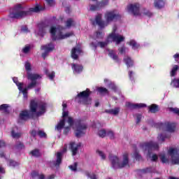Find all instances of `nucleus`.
I'll list each match as a JSON object with an SVG mask.
<instances>
[{
  "instance_id": "nucleus-14",
  "label": "nucleus",
  "mask_w": 179,
  "mask_h": 179,
  "mask_svg": "<svg viewBox=\"0 0 179 179\" xmlns=\"http://www.w3.org/2000/svg\"><path fill=\"white\" fill-rule=\"evenodd\" d=\"M38 34L41 37H44L45 33H47V29H48V24L45 22H41L38 24Z\"/></svg>"
},
{
  "instance_id": "nucleus-7",
  "label": "nucleus",
  "mask_w": 179,
  "mask_h": 179,
  "mask_svg": "<svg viewBox=\"0 0 179 179\" xmlns=\"http://www.w3.org/2000/svg\"><path fill=\"white\" fill-rule=\"evenodd\" d=\"M76 138H82L83 135L86 134V129H87V124L83 120L79 119L76 122Z\"/></svg>"
},
{
  "instance_id": "nucleus-13",
  "label": "nucleus",
  "mask_w": 179,
  "mask_h": 179,
  "mask_svg": "<svg viewBox=\"0 0 179 179\" xmlns=\"http://www.w3.org/2000/svg\"><path fill=\"white\" fill-rule=\"evenodd\" d=\"M82 146V143H79L76 144V143L71 141L69 144V149L72 152V156H76L78 155V152H79V148Z\"/></svg>"
},
{
  "instance_id": "nucleus-51",
  "label": "nucleus",
  "mask_w": 179,
  "mask_h": 179,
  "mask_svg": "<svg viewBox=\"0 0 179 179\" xmlns=\"http://www.w3.org/2000/svg\"><path fill=\"white\" fill-rule=\"evenodd\" d=\"M30 49H31L30 46L27 45L22 49V52H24V54H27V53L30 52Z\"/></svg>"
},
{
  "instance_id": "nucleus-36",
  "label": "nucleus",
  "mask_w": 179,
  "mask_h": 179,
  "mask_svg": "<svg viewBox=\"0 0 179 179\" xmlns=\"http://www.w3.org/2000/svg\"><path fill=\"white\" fill-rule=\"evenodd\" d=\"M45 74L50 79V80H53L54 78H55V72L52 71L51 73H48V70L45 71Z\"/></svg>"
},
{
  "instance_id": "nucleus-38",
  "label": "nucleus",
  "mask_w": 179,
  "mask_h": 179,
  "mask_svg": "<svg viewBox=\"0 0 179 179\" xmlns=\"http://www.w3.org/2000/svg\"><path fill=\"white\" fill-rule=\"evenodd\" d=\"M15 149L18 150H22V149H24V144L23 143L19 141L17 145H15Z\"/></svg>"
},
{
  "instance_id": "nucleus-45",
  "label": "nucleus",
  "mask_w": 179,
  "mask_h": 179,
  "mask_svg": "<svg viewBox=\"0 0 179 179\" xmlns=\"http://www.w3.org/2000/svg\"><path fill=\"white\" fill-rule=\"evenodd\" d=\"M108 44V39L106 42H101V41L98 42V45H99L101 48H104V47H106V45H107Z\"/></svg>"
},
{
  "instance_id": "nucleus-35",
  "label": "nucleus",
  "mask_w": 179,
  "mask_h": 179,
  "mask_svg": "<svg viewBox=\"0 0 179 179\" xmlns=\"http://www.w3.org/2000/svg\"><path fill=\"white\" fill-rule=\"evenodd\" d=\"M11 136L14 139H19L22 136V133H16L15 130L11 131Z\"/></svg>"
},
{
  "instance_id": "nucleus-47",
  "label": "nucleus",
  "mask_w": 179,
  "mask_h": 179,
  "mask_svg": "<svg viewBox=\"0 0 179 179\" xmlns=\"http://www.w3.org/2000/svg\"><path fill=\"white\" fill-rule=\"evenodd\" d=\"M160 160L162 162V163H169V159H167V157H166V155H163L160 157Z\"/></svg>"
},
{
  "instance_id": "nucleus-29",
  "label": "nucleus",
  "mask_w": 179,
  "mask_h": 179,
  "mask_svg": "<svg viewBox=\"0 0 179 179\" xmlns=\"http://www.w3.org/2000/svg\"><path fill=\"white\" fill-rule=\"evenodd\" d=\"M129 45H131L133 50H138L141 47L139 43H137L135 40H131L129 43Z\"/></svg>"
},
{
  "instance_id": "nucleus-9",
  "label": "nucleus",
  "mask_w": 179,
  "mask_h": 179,
  "mask_svg": "<svg viewBox=\"0 0 179 179\" xmlns=\"http://www.w3.org/2000/svg\"><path fill=\"white\" fill-rule=\"evenodd\" d=\"M116 30L117 27H113V33L109 34V36H108V40H110V38H111L112 41L116 43V44H120L121 43H122V41H125V37L120 34H116Z\"/></svg>"
},
{
  "instance_id": "nucleus-52",
  "label": "nucleus",
  "mask_w": 179,
  "mask_h": 179,
  "mask_svg": "<svg viewBox=\"0 0 179 179\" xmlns=\"http://www.w3.org/2000/svg\"><path fill=\"white\" fill-rule=\"evenodd\" d=\"M97 153L99 155V156L103 159V160H105L106 159V154L103 152V151L98 150Z\"/></svg>"
},
{
  "instance_id": "nucleus-60",
  "label": "nucleus",
  "mask_w": 179,
  "mask_h": 179,
  "mask_svg": "<svg viewBox=\"0 0 179 179\" xmlns=\"http://www.w3.org/2000/svg\"><path fill=\"white\" fill-rule=\"evenodd\" d=\"M142 120V115H136V124H139Z\"/></svg>"
},
{
  "instance_id": "nucleus-44",
  "label": "nucleus",
  "mask_w": 179,
  "mask_h": 179,
  "mask_svg": "<svg viewBox=\"0 0 179 179\" xmlns=\"http://www.w3.org/2000/svg\"><path fill=\"white\" fill-rule=\"evenodd\" d=\"M177 71H178V66L175 65L171 71V76H176V72H177Z\"/></svg>"
},
{
  "instance_id": "nucleus-34",
  "label": "nucleus",
  "mask_w": 179,
  "mask_h": 179,
  "mask_svg": "<svg viewBox=\"0 0 179 179\" xmlns=\"http://www.w3.org/2000/svg\"><path fill=\"white\" fill-rule=\"evenodd\" d=\"M171 85H172L173 87L179 88V78H173L171 82Z\"/></svg>"
},
{
  "instance_id": "nucleus-32",
  "label": "nucleus",
  "mask_w": 179,
  "mask_h": 179,
  "mask_svg": "<svg viewBox=\"0 0 179 179\" xmlns=\"http://www.w3.org/2000/svg\"><path fill=\"white\" fill-rule=\"evenodd\" d=\"M108 55L110 58H113L114 61L118 62V55H117V54H115V52H114L113 50H110L108 53Z\"/></svg>"
},
{
  "instance_id": "nucleus-50",
  "label": "nucleus",
  "mask_w": 179,
  "mask_h": 179,
  "mask_svg": "<svg viewBox=\"0 0 179 179\" xmlns=\"http://www.w3.org/2000/svg\"><path fill=\"white\" fill-rule=\"evenodd\" d=\"M106 135L109 136L110 139H114V132L113 131H108Z\"/></svg>"
},
{
  "instance_id": "nucleus-31",
  "label": "nucleus",
  "mask_w": 179,
  "mask_h": 179,
  "mask_svg": "<svg viewBox=\"0 0 179 179\" xmlns=\"http://www.w3.org/2000/svg\"><path fill=\"white\" fill-rule=\"evenodd\" d=\"M108 114H113V115H118L120 113V108H115L114 109H110L106 110Z\"/></svg>"
},
{
  "instance_id": "nucleus-10",
  "label": "nucleus",
  "mask_w": 179,
  "mask_h": 179,
  "mask_svg": "<svg viewBox=\"0 0 179 179\" xmlns=\"http://www.w3.org/2000/svg\"><path fill=\"white\" fill-rule=\"evenodd\" d=\"M168 153L171 156V164L173 165L179 164V153L177 149L170 148Z\"/></svg>"
},
{
  "instance_id": "nucleus-57",
  "label": "nucleus",
  "mask_w": 179,
  "mask_h": 179,
  "mask_svg": "<svg viewBox=\"0 0 179 179\" xmlns=\"http://www.w3.org/2000/svg\"><path fill=\"white\" fill-rule=\"evenodd\" d=\"M31 177L33 178H36V177H38L40 176V174L38 173V172L36 171H34L32 173H31Z\"/></svg>"
},
{
  "instance_id": "nucleus-48",
  "label": "nucleus",
  "mask_w": 179,
  "mask_h": 179,
  "mask_svg": "<svg viewBox=\"0 0 179 179\" xmlns=\"http://www.w3.org/2000/svg\"><path fill=\"white\" fill-rule=\"evenodd\" d=\"M25 69L28 72H30V71H31V64H30V63L29 62H27L25 63Z\"/></svg>"
},
{
  "instance_id": "nucleus-27",
  "label": "nucleus",
  "mask_w": 179,
  "mask_h": 179,
  "mask_svg": "<svg viewBox=\"0 0 179 179\" xmlns=\"http://www.w3.org/2000/svg\"><path fill=\"white\" fill-rule=\"evenodd\" d=\"M142 13L144 16H147V17H152L154 13L150 11V10L147 9L146 8H143L142 10Z\"/></svg>"
},
{
  "instance_id": "nucleus-54",
  "label": "nucleus",
  "mask_w": 179,
  "mask_h": 179,
  "mask_svg": "<svg viewBox=\"0 0 179 179\" xmlns=\"http://www.w3.org/2000/svg\"><path fill=\"white\" fill-rule=\"evenodd\" d=\"M67 122L70 127H72V125H73V118H72V117H69Z\"/></svg>"
},
{
  "instance_id": "nucleus-28",
  "label": "nucleus",
  "mask_w": 179,
  "mask_h": 179,
  "mask_svg": "<svg viewBox=\"0 0 179 179\" xmlns=\"http://www.w3.org/2000/svg\"><path fill=\"white\" fill-rule=\"evenodd\" d=\"M29 155H31L34 157H41V152H40V150L38 149H34L32 150Z\"/></svg>"
},
{
  "instance_id": "nucleus-26",
  "label": "nucleus",
  "mask_w": 179,
  "mask_h": 179,
  "mask_svg": "<svg viewBox=\"0 0 179 179\" xmlns=\"http://www.w3.org/2000/svg\"><path fill=\"white\" fill-rule=\"evenodd\" d=\"M64 127H65V119H62L56 126L57 131H62Z\"/></svg>"
},
{
  "instance_id": "nucleus-43",
  "label": "nucleus",
  "mask_w": 179,
  "mask_h": 179,
  "mask_svg": "<svg viewBox=\"0 0 179 179\" xmlns=\"http://www.w3.org/2000/svg\"><path fill=\"white\" fill-rule=\"evenodd\" d=\"M38 136L40 138H47V134L43 130L38 131Z\"/></svg>"
},
{
  "instance_id": "nucleus-37",
  "label": "nucleus",
  "mask_w": 179,
  "mask_h": 179,
  "mask_svg": "<svg viewBox=\"0 0 179 179\" xmlns=\"http://www.w3.org/2000/svg\"><path fill=\"white\" fill-rule=\"evenodd\" d=\"M66 27H71V26H75V22L73 20H72V18H69L66 22Z\"/></svg>"
},
{
  "instance_id": "nucleus-42",
  "label": "nucleus",
  "mask_w": 179,
  "mask_h": 179,
  "mask_svg": "<svg viewBox=\"0 0 179 179\" xmlns=\"http://www.w3.org/2000/svg\"><path fill=\"white\" fill-rule=\"evenodd\" d=\"M69 169L72 171H76L78 170V162H74L73 165L69 166Z\"/></svg>"
},
{
  "instance_id": "nucleus-15",
  "label": "nucleus",
  "mask_w": 179,
  "mask_h": 179,
  "mask_svg": "<svg viewBox=\"0 0 179 179\" xmlns=\"http://www.w3.org/2000/svg\"><path fill=\"white\" fill-rule=\"evenodd\" d=\"M125 106L126 107H127V108H129L130 110H136L138 108H145V107H146V104L145 103H132L130 102H127Z\"/></svg>"
},
{
  "instance_id": "nucleus-46",
  "label": "nucleus",
  "mask_w": 179,
  "mask_h": 179,
  "mask_svg": "<svg viewBox=\"0 0 179 179\" xmlns=\"http://www.w3.org/2000/svg\"><path fill=\"white\" fill-rule=\"evenodd\" d=\"M73 34V33H67L64 35H62V33L60 32V38H62V39L66 38L68 37H71V36H72Z\"/></svg>"
},
{
  "instance_id": "nucleus-49",
  "label": "nucleus",
  "mask_w": 179,
  "mask_h": 179,
  "mask_svg": "<svg viewBox=\"0 0 179 179\" xmlns=\"http://www.w3.org/2000/svg\"><path fill=\"white\" fill-rule=\"evenodd\" d=\"M17 164H18L17 162H16L13 159L9 160V166H10L11 167H16V166H17Z\"/></svg>"
},
{
  "instance_id": "nucleus-23",
  "label": "nucleus",
  "mask_w": 179,
  "mask_h": 179,
  "mask_svg": "<svg viewBox=\"0 0 179 179\" xmlns=\"http://www.w3.org/2000/svg\"><path fill=\"white\" fill-rule=\"evenodd\" d=\"M50 33L51 34L52 41H56V40H58V38L57 37V27H51Z\"/></svg>"
},
{
  "instance_id": "nucleus-4",
  "label": "nucleus",
  "mask_w": 179,
  "mask_h": 179,
  "mask_svg": "<svg viewBox=\"0 0 179 179\" xmlns=\"http://www.w3.org/2000/svg\"><path fill=\"white\" fill-rule=\"evenodd\" d=\"M27 78L28 80H31V83L26 88L23 89V83H16V86H17L20 92H22L24 97H27V90L33 89L37 86V80L38 79H41V76H40V74L27 72Z\"/></svg>"
},
{
  "instance_id": "nucleus-62",
  "label": "nucleus",
  "mask_w": 179,
  "mask_h": 179,
  "mask_svg": "<svg viewBox=\"0 0 179 179\" xmlns=\"http://www.w3.org/2000/svg\"><path fill=\"white\" fill-rule=\"evenodd\" d=\"M46 3L48 5V6H54L55 5V1H47Z\"/></svg>"
},
{
  "instance_id": "nucleus-17",
  "label": "nucleus",
  "mask_w": 179,
  "mask_h": 179,
  "mask_svg": "<svg viewBox=\"0 0 179 179\" xmlns=\"http://www.w3.org/2000/svg\"><path fill=\"white\" fill-rule=\"evenodd\" d=\"M82 52H83V51L80 48H73L71 57L73 59H78L79 54H82Z\"/></svg>"
},
{
  "instance_id": "nucleus-3",
  "label": "nucleus",
  "mask_w": 179,
  "mask_h": 179,
  "mask_svg": "<svg viewBox=\"0 0 179 179\" xmlns=\"http://www.w3.org/2000/svg\"><path fill=\"white\" fill-rule=\"evenodd\" d=\"M121 14L117 11V10H112L107 11L104 15V19L106 21H103L102 19L101 14H99L95 17V22L96 24L100 27V29H104L107 27L110 23L113 22H118L121 20Z\"/></svg>"
},
{
  "instance_id": "nucleus-25",
  "label": "nucleus",
  "mask_w": 179,
  "mask_h": 179,
  "mask_svg": "<svg viewBox=\"0 0 179 179\" xmlns=\"http://www.w3.org/2000/svg\"><path fill=\"white\" fill-rule=\"evenodd\" d=\"M164 1H156L154 3V6L156 9H162V8H164Z\"/></svg>"
},
{
  "instance_id": "nucleus-20",
  "label": "nucleus",
  "mask_w": 179,
  "mask_h": 179,
  "mask_svg": "<svg viewBox=\"0 0 179 179\" xmlns=\"http://www.w3.org/2000/svg\"><path fill=\"white\" fill-rule=\"evenodd\" d=\"M56 158L57 159L54 162L53 164L55 167H59L62 163V152H57Z\"/></svg>"
},
{
  "instance_id": "nucleus-19",
  "label": "nucleus",
  "mask_w": 179,
  "mask_h": 179,
  "mask_svg": "<svg viewBox=\"0 0 179 179\" xmlns=\"http://www.w3.org/2000/svg\"><path fill=\"white\" fill-rule=\"evenodd\" d=\"M71 69L75 73H80L83 71V66L75 63L71 64Z\"/></svg>"
},
{
  "instance_id": "nucleus-63",
  "label": "nucleus",
  "mask_w": 179,
  "mask_h": 179,
  "mask_svg": "<svg viewBox=\"0 0 179 179\" xmlns=\"http://www.w3.org/2000/svg\"><path fill=\"white\" fill-rule=\"evenodd\" d=\"M31 136H33L34 138H36V136H37L38 135V132L36 131V130H32L31 132H30Z\"/></svg>"
},
{
  "instance_id": "nucleus-16",
  "label": "nucleus",
  "mask_w": 179,
  "mask_h": 179,
  "mask_svg": "<svg viewBox=\"0 0 179 179\" xmlns=\"http://www.w3.org/2000/svg\"><path fill=\"white\" fill-rule=\"evenodd\" d=\"M107 3L105 1H96L95 5H91L90 7V10L94 12L96 10H100V8H104Z\"/></svg>"
},
{
  "instance_id": "nucleus-12",
  "label": "nucleus",
  "mask_w": 179,
  "mask_h": 179,
  "mask_svg": "<svg viewBox=\"0 0 179 179\" xmlns=\"http://www.w3.org/2000/svg\"><path fill=\"white\" fill-rule=\"evenodd\" d=\"M41 50H45V52L42 53V57L43 59H45V57H47V55H48V52L54 51V50H55V46H54V44H52V43H50L48 45H42Z\"/></svg>"
},
{
  "instance_id": "nucleus-58",
  "label": "nucleus",
  "mask_w": 179,
  "mask_h": 179,
  "mask_svg": "<svg viewBox=\"0 0 179 179\" xmlns=\"http://www.w3.org/2000/svg\"><path fill=\"white\" fill-rule=\"evenodd\" d=\"M104 36L103 35V32L97 31L96 32V38H103Z\"/></svg>"
},
{
  "instance_id": "nucleus-21",
  "label": "nucleus",
  "mask_w": 179,
  "mask_h": 179,
  "mask_svg": "<svg viewBox=\"0 0 179 179\" xmlns=\"http://www.w3.org/2000/svg\"><path fill=\"white\" fill-rule=\"evenodd\" d=\"M136 171L138 176H141V174H148V173H153V167L150 166L143 169H138Z\"/></svg>"
},
{
  "instance_id": "nucleus-33",
  "label": "nucleus",
  "mask_w": 179,
  "mask_h": 179,
  "mask_svg": "<svg viewBox=\"0 0 179 179\" xmlns=\"http://www.w3.org/2000/svg\"><path fill=\"white\" fill-rule=\"evenodd\" d=\"M134 156L137 162H142V160H143V158H142V155H140L138 151L134 152Z\"/></svg>"
},
{
  "instance_id": "nucleus-5",
  "label": "nucleus",
  "mask_w": 179,
  "mask_h": 179,
  "mask_svg": "<svg viewBox=\"0 0 179 179\" xmlns=\"http://www.w3.org/2000/svg\"><path fill=\"white\" fill-rule=\"evenodd\" d=\"M122 162H120V158L113 154L109 155V160L111 163L113 169L117 170V169H124L129 164V154L128 152H124L122 155Z\"/></svg>"
},
{
  "instance_id": "nucleus-22",
  "label": "nucleus",
  "mask_w": 179,
  "mask_h": 179,
  "mask_svg": "<svg viewBox=\"0 0 179 179\" xmlns=\"http://www.w3.org/2000/svg\"><path fill=\"white\" fill-rule=\"evenodd\" d=\"M123 61L124 64L127 65V68H131L134 66V60H132V59L130 57L127 56L123 59Z\"/></svg>"
},
{
  "instance_id": "nucleus-41",
  "label": "nucleus",
  "mask_w": 179,
  "mask_h": 179,
  "mask_svg": "<svg viewBox=\"0 0 179 179\" xmlns=\"http://www.w3.org/2000/svg\"><path fill=\"white\" fill-rule=\"evenodd\" d=\"M158 141H162V142H164L165 139L169 138L166 134H161L158 136Z\"/></svg>"
},
{
  "instance_id": "nucleus-2",
  "label": "nucleus",
  "mask_w": 179,
  "mask_h": 179,
  "mask_svg": "<svg viewBox=\"0 0 179 179\" xmlns=\"http://www.w3.org/2000/svg\"><path fill=\"white\" fill-rule=\"evenodd\" d=\"M43 10H45V7L40 4H36L34 7L29 8L28 10H24V6L17 3L10 10L8 16L10 19L19 20L23 19L26 16H30L32 13H40Z\"/></svg>"
},
{
  "instance_id": "nucleus-11",
  "label": "nucleus",
  "mask_w": 179,
  "mask_h": 179,
  "mask_svg": "<svg viewBox=\"0 0 179 179\" xmlns=\"http://www.w3.org/2000/svg\"><path fill=\"white\" fill-rule=\"evenodd\" d=\"M140 148L143 149V150H148L149 152L152 150V149H159V144L152 141L142 143L140 144Z\"/></svg>"
},
{
  "instance_id": "nucleus-18",
  "label": "nucleus",
  "mask_w": 179,
  "mask_h": 179,
  "mask_svg": "<svg viewBox=\"0 0 179 179\" xmlns=\"http://www.w3.org/2000/svg\"><path fill=\"white\" fill-rule=\"evenodd\" d=\"M161 126L164 125L168 132H174L176 131V123H171L169 122H165L164 124L161 123Z\"/></svg>"
},
{
  "instance_id": "nucleus-53",
  "label": "nucleus",
  "mask_w": 179,
  "mask_h": 179,
  "mask_svg": "<svg viewBox=\"0 0 179 179\" xmlns=\"http://www.w3.org/2000/svg\"><path fill=\"white\" fill-rule=\"evenodd\" d=\"M171 111H172V113H174V114H176L177 115H179V108H171Z\"/></svg>"
},
{
  "instance_id": "nucleus-1",
  "label": "nucleus",
  "mask_w": 179,
  "mask_h": 179,
  "mask_svg": "<svg viewBox=\"0 0 179 179\" xmlns=\"http://www.w3.org/2000/svg\"><path fill=\"white\" fill-rule=\"evenodd\" d=\"M29 108V110L20 111L18 122L27 121V120H34L41 117V115H44L47 111V103H38L35 99H32L30 101Z\"/></svg>"
},
{
  "instance_id": "nucleus-8",
  "label": "nucleus",
  "mask_w": 179,
  "mask_h": 179,
  "mask_svg": "<svg viewBox=\"0 0 179 179\" xmlns=\"http://www.w3.org/2000/svg\"><path fill=\"white\" fill-rule=\"evenodd\" d=\"M141 3H134L127 5V10L133 16H142V13H141Z\"/></svg>"
},
{
  "instance_id": "nucleus-24",
  "label": "nucleus",
  "mask_w": 179,
  "mask_h": 179,
  "mask_svg": "<svg viewBox=\"0 0 179 179\" xmlns=\"http://www.w3.org/2000/svg\"><path fill=\"white\" fill-rule=\"evenodd\" d=\"M148 110L150 113L155 114L159 112V106L156 104H152L151 106H148Z\"/></svg>"
},
{
  "instance_id": "nucleus-55",
  "label": "nucleus",
  "mask_w": 179,
  "mask_h": 179,
  "mask_svg": "<svg viewBox=\"0 0 179 179\" xmlns=\"http://www.w3.org/2000/svg\"><path fill=\"white\" fill-rule=\"evenodd\" d=\"M62 118L63 119H65L66 118V117H68V115H69V111H66L65 110H62Z\"/></svg>"
},
{
  "instance_id": "nucleus-64",
  "label": "nucleus",
  "mask_w": 179,
  "mask_h": 179,
  "mask_svg": "<svg viewBox=\"0 0 179 179\" xmlns=\"http://www.w3.org/2000/svg\"><path fill=\"white\" fill-rule=\"evenodd\" d=\"M69 131H71V127H65L64 130V135H66L68 134V132H69Z\"/></svg>"
},
{
  "instance_id": "nucleus-61",
  "label": "nucleus",
  "mask_w": 179,
  "mask_h": 179,
  "mask_svg": "<svg viewBox=\"0 0 179 179\" xmlns=\"http://www.w3.org/2000/svg\"><path fill=\"white\" fill-rule=\"evenodd\" d=\"M159 159V157H157V155L154 154L152 157V162H157V160Z\"/></svg>"
},
{
  "instance_id": "nucleus-40",
  "label": "nucleus",
  "mask_w": 179,
  "mask_h": 179,
  "mask_svg": "<svg viewBox=\"0 0 179 179\" xmlns=\"http://www.w3.org/2000/svg\"><path fill=\"white\" fill-rule=\"evenodd\" d=\"M8 108H9V105L8 104H2L0 106V110L5 111V113H8Z\"/></svg>"
},
{
  "instance_id": "nucleus-59",
  "label": "nucleus",
  "mask_w": 179,
  "mask_h": 179,
  "mask_svg": "<svg viewBox=\"0 0 179 179\" xmlns=\"http://www.w3.org/2000/svg\"><path fill=\"white\" fill-rule=\"evenodd\" d=\"M90 47H91L93 50H94V51H96V50L97 49V44H96V43H94V42H92V43H90Z\"/></svg>"
},
{
  "instance_id": "nucleus-6",
  "label": "nucleus",
  "mask_w": 179,
  "mask_h": 179,
  "mask_svg": "<svg viewBox=\"0 0 179 179\" xmlns=\"http://www.w3.org/2000/svg\"><path fill=\"white\" fill-rule=\"evenodd\" d=\"M90 94H92L91 90L89 88H87L86 90L77 94L75 97V101H78V103H83L85 106H89V104H92V98H90ZM78 99H83V101L80 100L78 101Z\"/></svg>"
},
{
  "instance_id": "nucleus-56",
  "label": "nucleus",
  "mask_w": 179,
  "mask_h": 179,
  "mask_svg": "<svg viewBox=\"0 0 179 179\" xmlns=\"http://www.w3.org/2000/svg\"><path fill=\"white\" fill-rule=\"evenodd\" d=\"M125 50H127V48H125V45H123L122 48L118 49L120 54H125Z\"/></svg>"
},
{
  "instance_id": "nucleus-39",
  "label": "nucleus",
  "mask_w": 179,
  "mask_h": 179,
  "mask_svg": "<svg viewBox=\"0 0 179 179\" xmlns=\"http://www.w3.org/2000/svg\"><path fill=\"white\" fill-rule=\"evenodd\" d=\"M98 135L100 138H105L106 135H107V131L106 129H101L98 131Z\"/></svg>"
},
{
  "instance_id": "nucleus-30",
  "label": "nucleus",
  "mask_w": 179,
  "mask_h": 179,
  "mask_svg": "<svg viewBox=\"0 0 179 179\" xmlns=\"http://www.w3.org/2000/svg\"><path fill=\"white\" fill-rule=\"evenodd\" d=\"M97 92L100 93V94H108L110 92H108V90L104 87H99L96 89Z\"/></svg>"
}]
</instances>
